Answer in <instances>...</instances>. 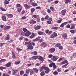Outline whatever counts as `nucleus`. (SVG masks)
I'll return each instance as SVG.
<instances>
[{
  "label": "nucleus",
  "mask_w": 76,
  "mask_h": 76,
  "mask_svg": "<svg viewBox=\"0 0 76 76\" xmlns=\"http://www.w3.org/2000/svg\"><path fill=\"white\" fill-rule=\"evenodd\" d=\"M26 45H28V46H27L28 49H29V50H33L34 47H33L32 45L28 44H26Z\"/></svg>",
  "instance_id": "obj_1"
},
{
  "label": "nucleus",
  "mask_w": 76,
  "mask_h": 76,
  "mask_svg": "<svg viewBox=\"0 0 76 76\" xmlns=\"http://www.w3.org/2000/svg\"><path fill=\"white\" fill-rule=\"evenodd\" d=\"M25 44L26 45V44H27V45H32L33 46H34V45H35V43L33 42H32V43H30V42H25Z\"/></svg>",
  "instance_id": "obj_2"
},
{
  "label": "nucleus",
  "mask_w": 76,
  "mask_h": 76,
  "mask_svg": "<svg viewBox=\"0 0 76 76\" xmlns=\"http://www.w3.org/2000/svg\"><path fill=\"white\" fill-rule=\"evenodd\" d=\"M34 29L35 30H38L41 29V26H37L34 27Z\"/></svg>",
  "instance_id": "obj_3"
},
{
  "label": "nucleus",
  "mask_w": 76,
  "mask_h": 76,
  "mask_svg": "<svg viewBox=\"0 0 76 76\" xmlns=\"http://www.w3.org/2000/svg\"><path fill=\"white\" fill-rule=\"evenodd\" d=\"M31 32L29 31H27V32L26 33L25 36L26 37H29L30 35H31Z\"/></svg>",
  "instance_id": "obj_4"
},
{
  "label": "nucleus",
  "mask_w": 76,
  "mask_h": 76,
  "mask_svg": "<svg viewBox=\"0 0 76 76\" xmlns=\"http://www.w3.org/2000/svg\"><path fill=\"white\" fill-rule=\"evenodd\" d=\"M57 59H58V58L57 57H56L55 56H53V58H52V60H53V61H56Z\"/></svg>",
  "instance_id": "obj_5"
},
{
  "label": "nucleus",
  "mask_w": 76,
  "mask_h": 76,
  "mask_svg": "<svg viewBox=\"0 0 76 76\" xmlns=\"http://www.w3.org/2000/svg\"><path fill=\"white\" fill-rule=\"evenodd\" d=\"M55 48H51L49 50V51H50V53H54V52L55 51Z\"/></svg>",
  "instance_id": "obj_6"
},
{
  "label": "nucleus",
  "mask_w": 76,
  "mask_h": 76,
  "mask_svg": "<svg viewBox=\"0 0 76 76\" xmlns=\"http://www.w3.org/2000/svg\"><path fill=\"white\" fill-rule=\"evenodd\" d=\"M11 66V63L10 62H9L6 64L5 66L7 67H9Z\"/></svg>",
  "instance_id": "obj_7"
},
{
  "label": "nucleus",
  "mask_w": 76,
  "mask_h": 76,
  "mask_svg": "<svg viewBox=\"0 0 76 76\" xmlns=\"http://www.w3.org/2000/svg\"><path fill=\"white\" fill-rule=\"evenodd\" d=\"M61 12L62 15H65V13H66V10H63Z\"/></svg>",
  "instance_id": "obj_8"
},
{
  "label": "nucleus",
  "mask_w": 76,
  "mask_h": 76,
  "mask_svg": "<svg viewBox=\"0 0 76 76\" xmlns=\"http://www.w3.org/2000/svg\"><path fill=\"white\" fill-rule=\"evenodd\" d=\"M31 5L32 6H33V7H36V6H38V4H37L35 3H31Z\"/></svg>",
  "instance_id": "obj_9"
},
{
  "label": "nucleus",
  "mask_w": 76,
  "mask_h": 76,
  "mask_svg": "<svg viewBox=\"0 0 76 76\" xmlns=\"http://www.w3.org/2000/svg\"><path fill=\"white\" fill-rule=\"evenodd\" d=\"M12 58H16V56H15V53L13 52H12Z\"/></svg>",
  "instance_id": "obj_10"
},
{
  "label": "nucleus",
  "mask_w": 76,
  "mask_h": 76,
  "mask_svg": "<svg viewBox=\"0 0 76 76\" xmlns=\"http://www.w3.org/2000/svg\"><path fill=\"white\" fill-rule=\"evenodd\" d=\"M67 62H68L67 61V60H65L61 62V64H66V63H68Z\"/></svg>",
  "instance_id": "obj_11"
},
{
  "label": "nucleus",
  "mask_w": 76,
  "mask_h": 76,
  "mask_svg": "<svg viewBox=\"0 0 76 76\" xmlns=\"http://www.w3.org/2000/svg\"><path fill=\"white\" fill-rule=\"evenodd\" d=\"M1 18L4 21H6V16H2Z\"/></svg>",
  "instance_id": "obj_12"
},
{
  "label": "nucleus",
  "mask_w": 76,
  "mask_h": 76,
  "mask_svg": "<svg viewBox=\"0 0 76 76\" xmlns=\"http://www.w3.org/2000/svg\"><path fill=\"white\" fill-rule=\"evenodd\" d=\"M10 28V26H7L5 27L4 28V30H7L8 29H9Z\"/></svg>",
  "instance_id": "obj_13"
},
{
  "label": "nucleus",
  "mask_w": 76,
  "mask_h": 76,
  "mask_svg": "<svg viewBox=\"0 0 76 76\" xmlns=\"http://www.w3.org/2000/svg\"><path fill=\"white\" fill-rule=\"evenodd\" d=\"M13 71H14V72L12 73V75H16V74L18 72V70H17L16 71L14 70Z\"/></svg>",
  "instance_id": "obj_14"
},
{
  "label": "nucleus",
  "mask_w": 76,
  "mask_h": 76,
  "mask_svg": "<svg viewBox=\"0 0 76 76\" xmlns=\"http://www.w3.org/2000/svg\"><path fill=\"white\" fill-rule=\"evenodd\" d=\"M38 59H39V60H40V61H44V59H43V58L41 56H39Z\"/></svg>",
  "instance_id": "obj_15"
},
{
  "label": "nucleus",
  "mask_w": 76,
  "mask_h": 76,
  "mask_svg": "<svg viewBox=\"0 0 76 76\" xmlns=\"http://www.w3.org/2000/svg\"><path fill=\"white\" fill-rule=\"evenodd\" d=\"M71 25H72V26L71 27V29H74V28H75V24L71 23Z\"/></svg>",
  "instance_id": "obj_16"
},
{
  "label": "nucleus",
  "mask_w": 76,
  "mask_h": 76,
  "mask_svg": "<svg viewBox=\"0 0 76 76\" xmlns=\"http://www.w3.org/2000/svg\"><path fill=\"white\" fill-rule=\"evenodd\" d=\"M59 19L57 21V22L58 23H61V21H62V18H59Z\"/></svg>",
  "instance_id": "obj_17"
},
{
  "label": "nucleus",
  "mask_w": 76,
  "mask_h": 76,
  "mask_svg": "<svg viewBox=\"0 0 76 76\" xmlns=\"http://www.w3.org/2000/svg\"><path fill=\"white\" fill-rule=\"evenodd\" d=\"M30 72V69H27L26 70V73H27V74H28L29 73V72Z\"/></svg>",
  "instance_id": "obj_18"
},
{
  "label": "nucleus",
  "mask_w": 76,
  "mask_h": 76,
  "mask_svg": "<svg viewBox=\"0 0 76 76\" xmlns=\"http://www.w3.org/2000/svg\"><path fill=\"white\" fill-rule=\"evenodd\" d=\"M39 35H44L45 33L44 32H42V31H39L38 33Z\"/></svg>",
  "instance_id": "obj_19"
},
{
  "label": "nucleus",
  "mask_w": 76,
  "mask_h": 76,
  "mask_svg": "<svg viewBox=\"0 0 76 76\" xmlns=\"http://www.w3.org/2000/svg\"><path fill=\"white\" fill-rule=\"evenodd\" d=\"M44 69L46 71H50V69L48 67L44 66Z\"/></svg>",
  "instance_id": "obj_20"
},
{
  "label": "nucleus",
  "mask_w": 76,
  "mask_h": 76,
  "mask_svg": "<svg viewBox=\"0 0 76 76\" xmlns=\"http://www.w3.org/2000/svg\"><path fill=\"white\" fill-rule=\"evenodd\" d=\"M43 69H44V66H43L40 68V72H42L43 70Z\"/></svg>",
  "instance_id": "obj_21"
},
{
  "label": "nucleus",
  "mask_w": 76,
  "mask_h": 76,
  "mask_svg": "<svg viewBox=\"0 0 76 76\" xmlns=\"http://www.w3.org/2000/svg\"><path fill=\"white\" fill-rule=\"evenodd\" d=\"M69 64V63H67L65 65H63L62 66V67L63 69L65 67H66V66H67Z\"/></svg>",
  "instance_id": "obj_22"
},
{
  "label": "nucleus",
  "mask_w": 76,
  "mask_h": 76,
  "mask_svg": "<svg viewBox=\"0 0 76 76\" xmlns=\"http://www.w3.org/2000/svg\"><path fill=\"white\" fill-rule=\"evenodd\" d=\"M60 45H61V44H60L58 43L55 45V47H59L60 46Z\"/></svg>",
  "instance_id": "obj_23"
},
{
  "label": "nucleus",
  "mask_w": 76,
  "mask_h": 76,
  "mask_svg": "<svg viewBox=\"0 0 76 76\" xmlns=\"http://www.w3.org/2000/svg\"><path fill=\"white\" fill-rule=\"evenodd\" d=\"M53 69H56V67H57V66L56 65V64H55V63H53Z\"/></svg>",
  "instance_id": "obj_24"
},
{
  "label": "nucleus",
  "mask_w": 76,
  "mask_h": 76,
  "mask_svg": "<svg viewBox=\"0 0 76 76\" xmlns=\"http://www.w3.org/2000/svg\"><path fill=\"white\" fill-rule=\"evenodd\" d=\"M37 52L35 51L33 53H31V54H34V56H36V55L37 54Z\"/></svg>",
  "instance_id": "obj_25"
},
{
  "label": "nucleus",
  "mask_w": 76,
  "mask_h": 76,
  "mask_svg": "<svg viewBox=\"0 0 76 76\" xmlns=\"http://www.w3.org/2000/svg\"><path fill=\"white\" fill-rule=\"evenodd\" d=\"M32 58H34L35 60H37L38 58V56H34L32 57Z\"/></svg>",
  "instance_id": "obj_26"
},
{
  "label": "nucleus",
  "mask_w": 76,
  "mask_h": 76,
  "mask_svg": "<svg viewBox=\"0 0 76 76\" xmlns=\"http://www.w3.org/2000/svg\"><path fill=\"white\" fill-rule=\"evenodd\" d=\"M39 39L36 38L35 39L33 40V42H35V41H37L38 40H39Z\"/></svg>",
  "instance_id": "obj_27"
},
{
  "label": "nucleus",
  "mask_w": 76,
  "mask_h": 76,
  "mask_svg": "<svg viewBox=\"0 0 76 76\" xmlns=\"http://www.w3.org/2000/svg\"><path fill=\"white\" fill-rule=\"evenodd\" d=\"M9 2L7 0L5 1L4 2V4H9Z\"/></svg>",
  "instance_id": "obj_28"
},
{
  "label": "nucleus",
  "mask_w": 76,
  "mask_h": 76,
  "mask_svg": "<svg viewBox=\"0 0 76 76\" xmlns=\"http://www.w3.org/2000/svg\"><path fill=\"white\" fill-rule=\"evenodd\" d=\"M62 37H63V38H64V39H66V38H67V35L64 34L62 36Z\"/></svg>",
  "instance_id": "obj_29"
},
{
  "label": "nucleus",
  "mask_w": 76,
  "mask_h": 76,
  "mask_svg": "<svg viewBox=\"0 0 76 76\" xmlns=\"http://www.w3.org/2000/svg\"><path fill=\"white\" fill-rule=\"evenodd\" d=\"M33 70L34 72H35L36 73H38V71L36 68H34Z\"/></svg>",
  "instance_id": "obj_30"
},
{
  "label": "nucleus",
  "mask_w": 76,
  "mask_h": 76,
  "mask_svg": "<svg viewBox=\"0 0 76 76\" xmlns=\"http://www.w3.org/2000/svg\"><path fill=\"white\" fill-rule=\"evenodd\" d=\"M24 6L25 7V8H26V9H28V7H29L28 6V5L27 4H24Z\"/></svg>",
  "instance_id": "obj_31"
},
{
  "label": "nucleus",
  "mask_w": 76,
  "mask_h": 76,
  "mask_svg": "<svg viewBox=\"0 0 76 76\" xmlns=\"http://www.w3.org/2000/svg\"><path fill=\"white\" fill-rule=\"evenodd\" d=\"M40 75L42 76H44L45 75V73H44V72H41V73H40Z\"/></svg>",
  "instance_id": "obj_32"
},
{
  "label": "nucleus",
  "mask_w": 76,
  "mask_h": 76,
  "mask_svg": "<svg viewBox=\"0 0 76 76\" xmlns=\"http://www.w3.org/2000/svg\"><path fill=\"white\" fill-rule=\"evenodd\" d=\"M53 35L54 37H56L57 36V34L56 33H54L53 34Z\"/></svg>",
  "instance_id": "obj_33"
},
{
  "label": "nucleus",
  "mask_w": 76,
  "mask_h": 76,
  "mask_svg": "<svg viewBox=\"0 0 76 76\" xmlns=\"http://www.w3.org/2000/svg\"><path fill=\"white\" fill-rule=\"evenodd\" d=\"M21 34V35H23V36H25L26 33L22 32Z\"/></svg>",
  "instance_id": "obj_34"
},
{
  "label": "nucleus",
  "mask_w": 76,
  "mask_h": 76,
  "mask_svg": "<svg viewBox=\"0 0 76 76\" xmlns=\"http://www.w3.org/2000/svg\"><path fill=\"white\" fill-rule=\"evenodd\" d=\"M58 29V27H52V29H56V30H57Z\"/></svg>",
  "instance_id": "obj_35"
},
{
  "label": "nucleus",
  "mask_w": 76,
  "mask_h": 76,
  "mask_svg": "<svg viewBox=\"0 0 76 76\" xmlns=\"http://www.w3.org/2000/svg\"><path fill=\"white\" fill-rule=\"evenodd\" d=\"M0 9H1V10L2 11H4V12H5V11H6V10L4 9V8L2 7H1L0 8Z\"/></svg>",
  "instance_id": "obj_36"
},
{
  "label": "nucleus",
  "mask_w": 76,
  "mask_h": 76,
  "mask_svg": "<svg viewBox=\"0 0 76 76\" xmlns=\"http://www.w3.org/2000/svg\"><path fill=\"white\" fill-rule=\"evenodd\" d=\"M45 45V43L43 42L41 44V47H43V46H44Z\"/></svg>",
  "instance_id": "obj_37"
},
{
  "label": "nucleus",
  "mask_w": 76,
  "mask_h": 76,
  "mask_svg": "<svg viewBox=\"0 0 76 76\" xmlns=\"http://www.w3.org/2000/svg\"><path fill=\"white\" fill-rule=\"evenodd\" d=\"M35 9L34 8H32L31 10V12L33 13L35 11Z\"/></svg>",
  "instance_id": "obj_38"
},
{
  "label": "nucleus",
  "mask_w": 76,
  "mask_h": 76,
  "mask_svg": "<svg viewBox=\"0 0 76 76\" xmlns=\"http://www.w3.org/2000/svg\"><path fill=\"white\" fill-rule=\"evenodd\" d=\"M5 67L3 66H1L0 67V70H3V69H5Z\"/></svg>",
  "instance_id": "obj_39"
},
{
  "label": "nucleus",
  "mask_w": 76,
  "mask_h": 76,
  "mask_svg": "<svg viewBox=\"0 0 76 76\" xmlns=\"http://www.w3.org/2000/svg\"><path fill=\"white\" fill-rule=\"evenodd\" d=\"M23 30L24 32H26V31H27V29L25 28H23Z\"/></svg>",
  "instance_id": "obj_40"
},
{
  "label": "nucleus",
  "mask_w": 76,
  "mask_h": 76,
  "mask_svg": "<svg viewBox=\"0 0 76 76\" xmlns=\"http://www.w3.org/2000/svg\"><path fill=\"white\" fill-rule=\"evenodd\" d=\"M24 73V72L23 71H20V75H22Z\"/></svg>",
  "instance_id": "obj_41"
},
{
  "label": "nucleus",
  "mask_w": 76,
  "mask_h": 76,
  "mask_svg": "<svg viewBox=\"0 0 76 76\" xmlns=\"http://www.w3.org/2000/svg\"><path fill=\"white\" fill-rule=\"evenodd\" d=\"M70 31L71 33L74 34V33H75V30H71Z\"/></svg>",
  "instance_id": "obj_42"
},
{
  "label": "nucleus",
  "mask_w": 76,
  "mask_h": 76,
  "mask_svg": "<svg viewBox=\"0 0 76 76\" xmlns=\"http://www.w3.org/2000/svg\"><path fill=\"white\" fill-rule=\"evenodd\" d=\"M70 2V0H65V3L66 4H68V3Z\"/></svg>",
  "instance_id": "obj_43"
},
{
  "label": "nucleus",
  "mask_w": 76,
  "mask_h": 76,
  "mask_svg": "<svg viewBox=\"0 0 76 76\" xmlns=\"http://www.w3.org/2000/svg\"><path fill=\"white\" fill-rule=\"evenodd\" d=\"M34 73V71L32 69L31 70V71L30 72V75H32Z\"/></svg>",
  "instance_id": "obj_44"
},
{
  "label": "nucleus",
  "mask_w": 76,
  "mask_h": 76,
  "mask_svg": "<svg viewBox=\"0 0 76 76\" xmlns=\"http://www.w3.org/2000/svg\"><path fill=\"white\" fill-rule=\"evenodd\" d=\"M53 74L55 75H58V72L57 71H55L53 73Z\"/></svg>",
  "instance_id": "obj_45"
},
{
  "label": "nucleus",
  "mask_w": 76,
  "mask_h": 76,
  "mask_svg": "<svg viewBox=\"0 0 76 76\" xmlns=\"http://www.w3.org/2000/svg\"><path fill=\"white\" fill-rule=\"evenodd\" d=\"M17 49L18 51H22V49L19 48H17Z\"/></svg>",
  "instance_id": "obj_46"
},
{
  "label": "nucleus",
  "mask_w": 76,
  "mask_h": 76,
  "mask_svg": "<svg viewBox=\"0 0 76 76\" xmlns=\"http://www.w3.org/2000/svg\"><path fill=\"white\" fill-rule=\"evenodd\" d=\"M34 36H35V34H33L31 35V36H30V38H31V39H32L33 38H34Z\"/></svg>",
  "instance_id": "obj_47"
},
{
  "label": "nucleus",
  "mask_w": 76,
  "mask_h": 76,
  "mask_svg": "<svg viewBox=\"0 0 76 76\" xmlns=\"http://www.w3.org/2000/svg\"><path fill=\"white\" fill-rule=\"evenodd\" d=\"M50 9H51V10H52V11H54V10H53L54 9V7H50Z\"/></svg>",
  "instance_id": "obj_48"
},
{
  "label": "nucleus",
  "mask_w": 76,
  "mask_h": 76,
  "mask_svg": "<svg viewBox=\"0 0 76 76\" xmlns=\"http://www.w3.org/2000/svg\"><path fill=\"white\" fill-rule=\"evenodd\" d=\"M66 27L67 28H70V25L69 24H68L66 25Z\"/></svg>",
  "instance_id": "obj_49"
},
{
  "label": "nucleus",
  "mask_w": 76,
  "mask_h": 76,
  "mask_svg": "<svg viewBox=\"0 0 76 76\" xmlns=\"http://www.w3.org/2000/svg\"><path fill=\"white\" fill-rule=\"evenodd\" d=\"M47 23L48 24H51V21H47Z\"/></svg>",
  "instance_id": "obj_50"
},
{
  "label": "nucleus",
  "mask_w": 76,
  "mask_h": 76,
  "mask_svg": "<svg viewBox=\"0 0 76 76\" xmlns=\"http://www.w3.org/2000/svg\"><path fill=\"white\" fill-rule=\"evenodd\" d=\"M8 16H10V17H12H12L13 16V15L11 14H8Z\"/></svg>",
  "instance_id": "obj_51"
},
{
  "label": "nucleus",
  "mask_w": 76,
  "mask_h": 76,
  "mask_svg": "<svg viewBox=\"0 0 76 76\" xmlns=\"http://www.w3.org/2000/svg\"><path fill=\"white\" fill-rule=\"evenodd\" d=\"M53 55L50 54L49 56L48 57L49 58H52V57H53Z\"/></svg>",
  "instance_id": "obj_52"
},
{
  "label": "nucleus",
  "mask_w": 76,
  "mask_h": 76,
  "mask_svg": "<svg viewBox=\"0 0 76 76\" xmlns=\"http://www.w3.org/2000/svg\"><path fill=\"white\" fill-rule=\"evenodd\" d=\"M48 18H49V16L48 15L45 17V19H48Z\"/></svg>",
  "instance_id": "obj_53"
},
{
  "label": "nucleus",
  "mask_w": 76,
  "mask_h": 76,
  "mask_svg": "<svg viewBox=\"0 0 76 76\" xmlns=\"http://www.w3.org/2000/svg\"><path fill=\"white\" fill-rule=\"evenodd\" d=\"M64 25L63 24V23H62L61 25H60V27H61V28H63V26H64Z\"/></svg>",
  "instance_id": "obj_54"
},
{
  "label": "nucleus",
  "mask_w": 76,
  "mask_h": 76,
  "mask_svg": "<svg viewBox=\"0 0 76 76\" xmlns=\"http://www.w3.org/2000/svg\"><path fill=\"white\" fill-rule=\"evenodd\" d=\"M26 19V17L24 16V17H23L21 18V19Z\"/></svg>",
  "instance_id": "obj_55"
},
{
  "label": "nucleus",
  "mask_w": 76,
  "mask_h": 76,
  "mask_svg": "<svg viewBox=\"0 0 76 76\" xmlns=\"http://www.w3.org/2000/svg\"><path fill=\"white\" fill-rule=\"evenodd\" d=\"M53 63H51L49 64V67H53Z\"/></svg>",
  "instance_id": "obj_56"
},
{
  "label": "nucleus",
  "mask_w": 76,
  "mask_h": 76,
  "mask_svg": "<svg viewBox=\"0 0 76 76\" xmlns=\"http://www.w3.org/2000/svg\"><path fill=\"white\" fill-rule=\"evenodd\" d=\"M58 48L60 50H61L63 48V46H60Z\"/></svg>",
  "instance_id": "obj_57"
},
{
  "label": "nucleus",
  "mask_w": 76,
  "mask_h": 76,
  "mask_svg": "<svg viewBox=\"0 0 76 76\" xmlns=\"http://www.w3.org/2000/svg\"><path fill=\"white\" fill-rule=\"evenodd\" d=\"M5 60V59H2L0 60V61L1 63H2V62H3Z\"/></svg>",
  "instance_id": "obj_58"
},
{
  "label": "nucleus",
  "mask_w": 76,
  "mask_h": 76,
  "mask_svg": "<svg viewBox=\"0 0 76 76\" xmlns=\"http://www.w3.org/2000/svg\"><path fill=\"white\" fill-rule=\"evenodd\" d=\"M45 32L46 33V34H48V32H49V30H45Z\"/></svg>",
  "instance_id": "obj_59"
},
{
  "label": "nucleus",
  "mask_w": 76,
  "mask_h": 76,
  "mask_svg": "<svg viewBox=\"0 0 76 76\" xmlns=\"http://www.w3.org/2000/svg\"><path fill=\"white\" fill-rule=\"evenodd\" d=\"M47 11L48 13H51V10L50 9H48L47 10Z\"/></svg>",
  "instance_id": "obj_60"
},
{
  "label": "nucleus",
  "mask_w": 76,
  "mask_h": 76,
  "mask_svg": "<svg viewBox=\"0 0 76 76\" xmlns=\"http://www.w3.org/2000/svg\"><path fill=\"white\" fill-rule=\"evenodd\" d=\"M21 8H19L18 9V12H20L21 10Z\"/></svg>",
  "instance_id": "obj_61"
},
{
  "label": "nucleus",
  "mask_w": 76,
  "mask_h": 76,
  "mask_svg": "<svg viewBox=\"0 0 76 76\" xmlns=\"http://www.w3.org/2000/svg\"><path fill=\"white\" fill-rule=\"evenodd\" d=\"M37 9H41V7H37L36 8Z\"/></svg>",
  "instance_id": "obj_62"
},
{
  "label": "nucleus",
  "mask_w": 76,
  "mask_h": 76,
  "mask_svg": "<svg viewBox=\"0 0 76 76\" xmlns=\"http://www.w3.org/2000/svg\"><path fill=\"white\" fill-rule=\"evenodd\" d=\"M54 37L53 34L52 35H51V36H50L51 38H54Z\"/></svg>",
  "instance_id": "obj_63"
},
{
  "label": "nucleus",
  "mask_w": 76,
  "mask_h": 76,
  "mask_svg": "<svg viewBox=\"0 0 76 76\" xmlns=\"http://www.w3.org/2000/svg\"><path fill=\"white\" fill-rule=\"evenodd\" d=\"M3 76H9V75H6L5 74H4L3 75Z\"/></svg>",
  "instance_id": "obj_64"
}]
</instances>
